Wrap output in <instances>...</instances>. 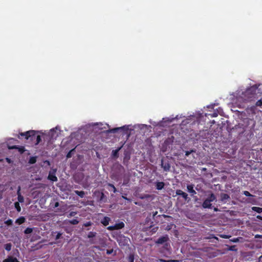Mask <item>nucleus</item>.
I'll list each match as a JSON object with an SVG mask.
<instances>
[{
    "label": "nucleus",
    "instance_id": "obj_1",
    "mask_svg": "<svg viewBox=\"0 0 262 262\" xmlns=\"http://www.w3.org/2000/svg\"><path fill=\"white\" fill-rule=\"evenodd\" d=\"M38 133V131L34 130H30L24 133H19L18 135V138L19 139H25L34 144L36 135Z\"/></svg>",
    "mask_w": 262,
    "mask_h": 262
},
{
    "label": "nucleus",
    "instance_id": "obj_2",
    "mask_svg": "<svg viewBox=\"0 0 262 262\" xmlns=\"http://www.w3.org/2000/svg\"><path fill=\"white\" fill-rule=\"evenodd\" d=\"M169 241V237L168 235H165L163 236L159 237L157 241H155V243L157 245H162L165 243H167Z\"/></svg>",
    "mask_w": 262,
    "mask_h": 262
},
{
    "label": "nucleus",
    "instance_id": "obj_3",
    "mask_svg": "<svg viewBox=\"0 0 262 262\" xmlns=\"http://www.w3.org/2000/svg\"><path fill=\"white\" fill-rule=\"evenodd\" d=\"M161 166L165 171H169L170 168V165L169 161H165L163 159H161Z\"/></svg>",
    "mask_w": 262,
    "mask_h": 262
},
{
    "label": "nucleus",
    "instance_id": "obj_4",
    "mask_svg": "<svg viewBox=\"0 0 262 262\" xmlns=\"http://www.w3.org/2000/svg\"><path fill=\"white\" fill-rule=\"evenodd\" d=\"M56 172V169H53L52 171H50L48 176V179L52 182H57L58 181V179L55 175Z\"/></svg>",
    "mask_w": 262,
    "mask_h": 262
},
{
    "label": "nucleus",
    "instance_id": "obj_5",
    "mask_svg": "<svg viewBox=\"0 0 262 262\" xmlns=\"http://www.w3.org/2000/svg\"><path fill=\"white\" fill-rule=\"evenodd\" d=\"M176 193L178 195H181L182 196V198L185 200V201H189L190 199H189L188 196V194L183 192L182 190L180 189H178L176 191Z\"/></svg>",
    "mask_w": 262,
    "mask_h": 262
},
{
    "label": "nucleus",
    "instance_id": "obj_6",
    "mask_svg": "<svg viewBox=\"0 0 262 262\" xmlns=\"http://www.w3.org/2000/svg\"><path fill=\"white\" fill-rule=\"evenodd\" d=\"M194 185L193 184L188 185L187 186V191L191 194V196L193 198H196L194 196L196 194V191L193 189Z\"/></svg>",
    "mask_w": 262,
    "mask_h": 262
},
{
    "label": "nucleus",
    "instance_id": "obj_7",
    "mask_svg": "<svg viewBox=\"0 0 262 262\" xmlns=\"http://www.w3.org/2000/svg\"><path fill=\"white\" fill-rule=\"evenodd\" d=\"M257 89L255 88H251V89L247 90L246 92L247 95H249L251 94L252 96H249L250 98H255L254 95L256 94V91Z\"/></svg>",
    "mask_w": 262,
    "mask_h": 262
},
{
    "label": "nucleus",
    "instance_id": "obj_8",
    "mask_svg": "<svg viewBox=\"0 0 262 262\" xmlns=\"http://www.w3.org/2000/svg\"><path fill=\"white\" fill-rule=\"evenodd\" d=\"M220 201L224 203H227V200H228L230 199L229 195L227 193H222L220 195Z\"/></svg>",
    "mask_w": 262,
    "mask_h": 262
},
{
    "label": "nucleus",
    "instance_id": "obj_9",
    "mask_svg": "<svg viewBox=\"0 0 262 262\" xmlns=\"http://www.w3.org/2000/svg\"><path fill=\"white\" fill-rule=\"evenodd\" d=\"M128 128L127 127H125V126L120 127H116L112 129H111L108 130V132L112 133H117L119 130H126L127 131Z\"/></svg>",
    "mask_w": 262,
    "mask_h": 262
},
{
    "label": "nucleus",
    "instance_id": "obj_10",
    "mask_svg": "<svg viewBox=\"0 0 262 262\" xmlns=\"http://www.w3.org/2000/svg\"><path fill=\"white\" fill-rule=\"evenodd\" d=\"M211 202L209 200L206 199L202 204V207L204 208H211L212 206Z\"/></svg>",
    "mask_w": 262,
    "mask_h": 262
},
{
    "label": "nucleus",
    "instance_id": "obj_11",
    "mask_svg": "<svg viewBox=\"0 0 262 262\" xmlns=\"http://www.w3.org/2000/svg\"><path fill=\"white\" fill-rule=\"evenodd\" d=\"M20 191V187H19L18 189L17 190V200L18 201V202L23 203L24 201V196L21 194Z\"/></svg>",
    "mask_w": 262,
    "mask_h": 262
},
{
    "label": "nucleus",
    "instance_id": "obj_12",
    "mask_svg": "<svg viewBox=\"0 0 262 262\" xmlns=\"http://www.w3.org/2000/svg\"><path fill=\"white\" fill-rule=\"evenodd\" d=\"M124 223L122 222H120L118 223H116L114 225V227L115 230H119L121 229L124 227Z\"/></svg>",
    "mask_w": 262,
    "mask_h": 262
},
{
    "label": "nucleus",
    "instance_id": "obj_13",
    "mask_svg": "<svg viewBox=\"0 0 262 262\" xmlns=\"http://www.w3.org/2000/svg\"><path fill=\"white\" fill-rule=\"evenodd\" d=\"M110 221V218L107 216H105L101 221V223L102 224H103L104 226H106L108 225Z\"/></svg>",
    "mask_w": 262,
    "mask_h": 262
},
{
    "label": "nucleus",
    "instance_id": "obj_14",
    "mask_svg": "<svg viewBox=\"0 0 262 262\" xmlns=\"http://www.w3.org/2000/svg\"><path fill=\"white\" fill-rule=\"evenodd\" d=\"M9 149H17L21 154H23L25 150V147L24 146L19 147L16 145H14L11 147H10Z\"/></svg>",
    "mask_w": 262,
    "mask_h": 262
},
{
    "label": "nucleus",
    "instance_id": "obj_15",
    "mask_svg": "<svg viewBox=\"0 0 262 262\" xmlns=\"http://www.w3.org/2000/svg\"><path fill=\"white\" fill-rule=\"evenodd\" d=\"M165 186V184L163 182H158L156 183V189L160 190H162Z\"/></svg>",
    "mask_w": 262,
    "mask_h": 262
},
{
    "label": "nucleus",
    "instance_id": "obj_16",
    "mask_svg": "<svg viewBox=\"0 0 262 262\" xmlns=\"http://www.w3.org/2000/svg\"><path fill=\"white\" fill-rule=\"evenodd\" d=\"M122 148V146L118 148L117 149L115 150H113L112 151V157L114 158H117L119 157V151Z\"/></svg>",
    "mask_w": 262,
    "mask_h": 262
},
{
    "label": "nucleus",
    "instance_id": "obj_17",
    "mask_svg": "<svg viewBox=\"0 0 262 262\" xmlns=\"http://www.w3.org/2000/svg\"><path fill=\"white\" fill-rule=\"evenodd\" d=\"M26 221L25 218L24 216H21L16 219L15 223L18 225L23 224Z\"/></svg>",
    "mask_w": 262,
    "mask_h": 262
},
{
    "label": "nucleus",
    "instance_id": "obj_18",
    "mask_svg": "<svg viewBox=\"0 0 262 262\" xmlns=\"http://www.w3.org/2000/svg\"><path fill=\"white\" fill-rule=\"evenodd\" d=\"M75 193L80 196L81 198H83L85 195V192L83 191L75 190Z\"/></svg>",
    "mask_w": 262,
    "mask_h": 262
},
{
    "label": "nucleus",
    "instance_id": "obj_19",
    "mask_svg": "<svg viewBox=\"0 0 262 262\" xmlns=\"http://www.w3.org/2000/svg\"><path fill=\"white\" fill-rule=\"evenodd\" d=\"M41 140V139L40 136L38 135H36L35 140L34 142V145H38L40 142Z\"/></svg>",
    "mask_w": 262,
    "mask_h": 262
},
{
    "label": "nucleus",
    "instance_id": "obj_20",
    "mask_svg": "<svg viewBox=\"0 0 262 262\" xmlns=\"http://www.w3.org/2000/svg\"><path fill=\"white\" fill-rule=\"evenodd\" d=\"M36 157H31L30 158L29 160L28 163L30 164H33L36 163Z\"/></svg>",
    "mask_w": 262,
    "mask_h": 262
},
{
    "label": "nucleus",
    "instance_id": "obj_21",
    "mask_svg": "<svg viewBox=\"0 0 262 262\" xmlns=\"http://www.w3.org/2000/svg\"><path fill=\"white\" fill-rule=\"evenodd\" d=\"M207 199L212 202L216 199V197L213 193H211Z\"/></svg>",
    "mask_w": 262,
    "mask_h": 262
},
{
    "label": "nucleus",
    "instance_id": "obj_22",
    "mask_svg": "<svg viewBox=\"0 0 262 262\" xmlns=\"http://www.w3.org/2000/svg\"><path fill=\"white\" fill-rule=\"evenodd\" d=\"M252 210L259 213L262 212V208H260L258 207H253Z\"/></svg>",
    "mask_w": 262,
    "mask_h": 262
},
{
    "label": "nucleus",
    "instance_id": "obj_23",
    "mask_svg": "<svg viewBox=\"0 0 262 262\" xmlns=\"http://www.w3.org/2000/svg\"><path fill=\"white\" fill-rule=\"evenodd\" d=\"M68 223H69L71 225H77L79 223V221L77 219H73L72 220H69Z\"/></svg>",
    "mask_w": 262,
    "mask_h": 262
},
{
    "label": "nucleus",
    "instance_id": "obj_24",
    "mask_svg": "<svg viewBox=\"0 0 262 262\" xmlns=\"http://www.w3.org/2000/svg\"><path fill=\"white\" fill-rule=\"evenodd\" d=\"M97 233L95 232H90L88 234V237L89 238H93L96 236Z\"/></svg>",
    "mask_w": 262,
    "mask_h": 262
},
{
    "label": "nucleus",
    "instance_id": "obj_25",
    "mask_svg": "<svg viewBox=\"0 0 262 262\" xmlns=\"http://www.w3.org/2000/svg\"><path fill=\"white\" fill-rule=\"evenodd\" d=\"M174 137L172 136L170 138H168L165 141L166 144L171 143L173 142Z\"/></svg>",
    "mask_w": 262,
    "mask_h": 262
},
{
    "label": "nucleus",
    "instance_id": "obj_26",
    "mask_svg": "<svg viewBox=\"0 0 262 262\" xmlns=\"http://www.w3.org/2000/svg\"><path fill=\"white\" fill-rule=\"evenodd\" d=\"M14 207H15V208H16V210L18 212H20V211L21 207L20 206L19 202H15L14 203Z\"/></svg>",
    "mask_w": 262,
    "mask_h": 262
},
{
    "label": "nucleus",
    "instance_id": "obj_27",
    "mask_svg": "<svg viewBox=\"0 0 262 262\" xmlns=\"http://www.w3.org/2000/svg\"><path fill=\"white\" fill-rule=\"evenodd\" d=\"M32 232H33V228L28 227L25 230L24 233L28 234L31 233Z\"/></svg>",
    "mask_w": 262,
    "mask_h": 262
},
{
    "label": "nucleus",
    "instance_id": "obj_28",
    "mask_svg": "<svg viewBox=\"0 0 262 262\" xmlns=\"http://www.w3.org/2000/svg\"><path fill=\"white\" fill-rule=\"evenodd\" d=\"M11 247H12V245H11V243L6 244L5 245V248L6 250H7V251H9L11 250Z\"/></svg>",
    "mask_w": 262,
    "mask_h": 262
},
{
    "label": "nucleus",
    "instance_id": "obj_29",
    "mask_svg": "<svg viewBox=\"0 0 262 262\" xmlns=\"http://www.w3.org/2000/svg\"><path fill=\"white\" fill-rule=\"evenodd\" d=\"M75 150V148L71 149L69 152L67 154L66 157L67 158H70L72 156L73 152Z\"/></svg>",
    "mask_w": 262,
    "mask_h": 262
},
{
    "label": "nucleus",
    "instance_id": "obj_30",
    "mask_svg": "<svg viewBox=\"0 0 262 262\" xmlns=\"http://www.w3.org/2000/svg\"><path fill=\"white\" fill-rule=\"evenodd\" d=\"M228 250L229 251H237V249L236 248L235 245H232V246H229L228 248Z\"/></svg>",
    "mask_w": 262,
    "mask_h": 262
},
{
    "label": "nucleus",
    "instance_id": "obj_31",
    "mask_svg": "<svg viewBox=\"0 0 262 262\" xmlns=\"http://www.w3.org/2000/svg\"><path fill=\"white\" fill-rule=\"evenodd\" d=\"M5 223L8 226H11L13 224V221L11 219H8L5 221Z\"/></svg>",
    "mask_w": 262,
    "mask_h": 262
},
{
    "label": "nucleus",
    "instance_id": "obj_32",
    "mask_svg": "<svg viewBox=\"0 0 262 262\" xmlns=\"http://www.w3.org/2000/svg\"><path fill=\"white\" fill-rule=\"evenodd\" d=\"M108 186L112 188L113 191L114 193H116L117 192V189L113 184H108Z\"/></svg>",
    "mask_w": 262,
    "mask_h": 262
},
{
    "label": "nucleus",
    "instance_id": "obj_33",
    "mask_svg": "<svg viewBox=\"0 0 262 262\" xmlns=\"http://www.w3.org/2000/svg\"><path fill=\"white\" fill-rule=\"evenodd\" d=\"M195 152V150H193V149H191V150H190L189 151H186L185 152V156L186 157H188L192 152Z\"/></svg>",
    "mask_w": 262,
    "mask_h": 262
},
{
    "label": "nucleus",
    "instance_id": "obj_34",
    "mask_svg": "<svg viewBox=\"0 0 262 262\" xmlns=\"http://www.w3.org/2000/svg\"><path fill=\"white\" fill-rule=\"evenodd\" d=\"M77 214V212L76 211H71L70 212V213L68 215V217H71L72 216H75Z\"/></svg>",
    "mask_w": 262,
    "mask_h": 262
},
{
    "label": "nucleus",
    "instance_id": "obj_35",
    "mask_svg": "<svg viewBox=\"0 0 262 262\" xmlns=\"http://www.w3.org/2000/svg\"><path fill=\"white\" fill-rule=\"evenodd\" d=\"M243 194H244L246 196H252L253 195L248 191H244L243 192Z\"/></svg>",
    "mask_w": 262,
    "mask_h": 262
},
{
    "label": "nucleus",
    "instance_id": "obj_36",
    "mask_svg": "<svg viewBox=\"0 0 262 262\" xmlns=\"http://www.w3.org/2000/svg\"><path fill=\"white\" fill-rule=\"evenodd\" d=\"M93 223L91 221L87 222L83 224V226L84 227H89L92 226Z\"/></svg>",
    "mask_w": 262,
    "mask_h": 262
},
{
    "label": "nucleus",
    "instance_id": "obj_37",
    "mask_svg": "<svg viewBox=\"0 0 262 262\" xmlns=\"http://www.w3.org/2000/svg\"><path fill=\"white\" fill-rule=\"evenodd\" d=\"M255 105L256 106H261L262 105V100L261 99L258 100L256 102Z\"/></svg>",
    "mask_w": 262,
    "mask_h": 262
},
{
    "label": "nucleus",
    "instance_id": "obj_38",
    "mask_svg": "<svg viewBox=\"0 0 262 262\" xmlns=\"http://www.w3.org/2000/svg\"><path fill=\"white\" fill-rule=\"evenodd\" d=\"M134 256L133 255H130L128 257V262H134Z\"/></svg>",
    "mask_w": 262,
    "mask_h": 262
},
{
    "label": "nucleus",
    "instance_id": "obj_39",
    "mask_svg": "<svg viewBox=\"0 0 262 262\" xmlns=\"http://www.w3.org/2000/svg\"><path fill=\"white\" fill-rule=\"evenodd\" d=\"M219 113L217 112H214L212 114H210V115L211 117H216L218 116Z\"/></svg>",
    "mask_w": 262,
    "mask_h": 262
},
{
    "label": "nucleus",
    "instance_id": "obj_40",
    "mask_svg": "<svg viewBox=\"0 0 262 262\" xmlns=\"http://www.w3.org/2000/svg\"><path fill=\"white\" fill-rule=\"evenodd\" d=\"M61 235H62L61 233L58 232L57 235H56L55 240H57V239H59L61 237Z\"/></svg>",
    "mask_w": 262,
    "mask_h": 262
},
{
    "label": "nucleus",
    "instance_id": "obj_41",
    "mask_svg": "<svg viewBox=\"0 0 262 262\" xmlns=\"http://www.w3.org/2000/svg\"><path fill=\"white\" fill-rule=\"evenodd\" d=\"M107 229L110 230V231H113V230H115V227H114V225L113 226H108L107 228Z\"/></svg>",
    "mask_w": 262,
    "mask_h": 262
},
{
    "label": "nucleus",
    "instance_id": "obj_42",
    "mask_svg": "<svg viewBox=\"0 0 262 262\" xmlns=\"http://www.w3.org/2000/svg\"><path fill=\"white\" fill-rule=\"evenodd\" d=\"M150 197H151L150 195H149V194H145L144 196H142L141 198L142 199H145V198H146V199L150 198Z\"/></svg>",
    "mask_w": 262,
    "mask_h": 262
},
{
    "label": "nucleus",
    "instance_id": "obj_43",
    "mask_svg": "<svg viewBox=\"0 0 262 262\" xmlns=\"http://www.w3.org/2000/svg\"><path fill=\"white\" fill-rule=\"evenodd\" d=\"M152 217L154 219L155 217L158 214V211H154V212H152Z\"/></svg>",
    "mask_w": 262,
    "mask_h": 262
},
{
    "label": "nucleus",
    "instance_id": "obj_44",
    "mask_svg": "<svg viewBox=\"0 0 262 262\" xmlns=\"http://www.w3.org/2000/svg\"><path fill=\"white\" fill-rule=\"evenodd\" d=\"M113 250L112 249V250H107L106 251V254H112V253L113 252Z\"/></svg>",
    "mask_w": 262,
    "mask_h": 262
},
{
    "label": "nucleus",
    "instance_id": "obj_45",
    "mask_svg": "<svg viewBox=\"0 0 262 262\" xmlns=\"http://www.w3.org/2000/svg\"><path fill=\"white\" fill-rule=\"evenodd\" d=\"M238 241L239 240L237 238H234L231 240L232 242H234V243L237 242H238Z\"/></svg>",
    "mask_w": 262,
    "mask_h": 262
},
{
    "label": "nucleus",
    "instance_id": "obj_46",
    "mask_svg": "<svg viewBox=\"0 0 262 262\" xmlns=\"http://www.w3.org/2000/svg\"><path fill=\"white\" fill-rule=\"evenodd\" d=\"M158 228L157 227H155V228H154L152 229V232H156L157 231Z\"/></svg>",
    "mask_w": 262,
    "mask_h": 262
},
{
    "label": "nucleus",
    "instance_id": "obj_47",
    "mask_svg": "<svg viewBox=\"0 0 262 262\" xmlns=\"http://www.w3.org/2000/svg\"><path fill=\"white\" fill-rule=\"evenodd\" d=\"M59 203L58 202H56L55 203V205H54V207H57L59 206Z\"/></svg>",
    "mask_w": 262,
    "mask_h": 262
},
{
    "label": "nucleus",
    "instance_id": "obj_48",
    "mask_svg": "<svg viewBox=\"0 0 262 262\" xmlns=\"http://www.w3.org/2000/svg\"><path fill=\"white\" fill-rule=\"evenodd\" d=\"M6 161L9 163H10L11 162V160L9 158H6Z\"/></svg>",
    "mask_w": 262,
    "mask_h": 262
},
{
    "label": "nucleus",
    "instance_id": "obj_49",
    "mask_svg": "<svg viewBox=\"0 0 262 262\" xmlns=\"http://www.w3.org/2000/svg\"><path fill=\"white\" fill-rule=\"evenodd\" d=\"M257 218L260 220H262V216L261 215H257Z\"/></svg>",
    "mask_w": 262,
    "mask_h": 262
},
{
    "label": "nucleus",
    "instance_id": "obj_50",
    "mask_svg": "<svg viewBox=\"0 0 262 262\" xmlns=\"http://www.w3.org/2000/svg\"><path fill=\"white\" fill-rule=\"evenodd\" d=\"M122 197H123V198L124 199H125V200H126L130 201V200H129V199H128L127 198H126V197H125V196H123Z\"/></svg>",
    "mask_w": 262,
    "mask_h": 262
},
{
    "label": "nucleus",
    "instance_id": "obj_51",
    "mask_svg": "<svg viewBox=\"0 0 262 262\" xmlns=\"http://www.w3.org/2000/svg\"><path fill=\"white\" fill-rule=\"evenodd\" d=\"M164 262H172L173 260H164Z\"/></svg>",
    "mask_w": 262,
    "mask_h": 262
},
{
    "label": "nucleus",
    "instance_id": "obj_52",
    "mask_svg": "<svg viewBox=\"0 0 262 262\" xmlns=\"http://www.w3.org/2000/svg\"><path fill=\"white\" fill-rule=\"evenodd\" d=\"M214 210L215 211H218V209H217V208H214Z\"/></svg>",
    "mask_w": 262,
    "mask_h": 262
},
{
    "label": "nucleus",
    "instance_id": "obj_53",
    "mask_svg": "<svg viewBox=\"0 0 262 262\" xmlns=\"http://www.w3.org/2000/svg\"><path fill=\"white\" fill-rule=\"evenodd\" d=\"M46 162H47L49 165L50 164V162L49 161H46Z\"/></svg>",
    "mask_w": 262,
    "mask_h": 262
},
{
    "label": "nucleus",
    "instance_id": "obj_54",
    "mask_svg": "<svg viewBox=\"0 0 262 262\" xmlns=\"http://www.w3.org/2000/svg\"><path fill=\"white\" fill-rule=\"evenodd\" d=\"M222 237H223V238H227V237L226 236V237H225V236H222Z\"/></svg>",
    "mask_w": 262,
    "mask_h": 262
},
{
    "label": "nucleus",
    "instance_id": "obj_55",
    "mask_svg": "<svg viewBox=\"0 0 262 262\" xmlns=\"http://www.w3.org/2000/svg\"><path fill=\"white\" fill-rule=\"evenodd\" d=\"M2 161V160H1V159H0V162H1Z\"/></svg>",
    "mask_w": 262,
    "mask_h": 262
}]
</instances>
